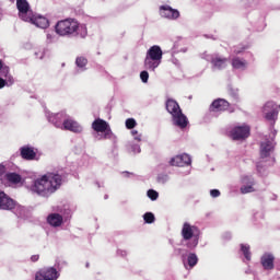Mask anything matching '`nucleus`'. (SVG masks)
<instances>
[{
	"label": "nucleus",
	"instance_id": "nucleus-2",
	"mask_svg": "<svg viewBox=\"0 0 280 280\" xmlns=\"http://www.w3.org/2000/svg\"><path fill=\"white\" fill-rule=\"evenodd\" d=\"M56 33L59 36H86V27L80 26L78 21L73 19L61 20L56 24Z\"/></svg>",
	"mask_w": 280,
	"mask_h": 280
},
{
	"label": "nucleus",
	"instance_id": "nucleus-10",
	"mask_svg": "<svg viewBox=\"0 0 280 280\" xmlns=\"http://www.w3.org/2000/svg\"><path fill=\"white\" fill-rule=\"evenodd\" d=\"M262 113L268 121H275L277 115H279V112H277V104L272 101L267 102L262 108Z\"/></svg>",
	"mask_w": 280,
	"mask_h": 280
},
{
	"label": "nucleus",
	"instance_id": "nucleus-26",
	"mask_svg": "<svg viewBox=\"0 0 280 280\" xmlns=\"http://www.w3.org/2000/svg\"><path fill=\"white\" fill-rule=\"evenodd\" d=\"M88 62H89V60H86V58H84V57H78L75 60V65L80 69H83V67H86Z\"/></svg>",
	"mask_w": 280,
	"mask_h": 280
},
{
	"label": "nucleus",
	"instance_id": "nucleus-43",
	"mask_svg": "<svg viewBox=\"0 0 280 280\" xmlns=\"http://www.w3.org/2000/svg\"><path fill=\"white\" fill-rule=\"evenodd\" d=\"M257 170H258V172H259V165H257Z\"/></svg>",
	"mask_w": 280,
	"mask_h": 280
},
{
	"label": "nucleus",
	"instance_id": "nucleus-34",
	"mask_svg": "<svg viewBox=\"0 0 280 280\" xmlns=\"http://www.w3.org/2000/svg\"><path fill=\"white\" fill-rule=\"evenodd\" d=\"M210 196H211L212 198H218V197H220V190H218V189H212V190H210Z\"/></svg>",
	"mask_w": 280,
	"mask_h": 280
},
{
	"label": "nucleus",
	"instance_id": "nucleus-16",
	"mask_svg": "<svg viewBox=\"0 0 280 280\" xmlns=\"http://www.w3.org/2000/svg\"><path fill=\"white\" fill-rule=\"evenodd\" d=\"M272 150H275V143L270 140H265L260 143V156L261 159H268L271 154Z\"/></svg>",
	"mask_w": 280,
	"mask_h": 280
},
{
	"label": "nucleus",
	"instance_id": "nucleus-38",
	"mask_svg": "<svg viewBox=\"0 0 280 280\" xmlns=\"http://www.w3.org/2000/svg\"><path fill=\"white\" fill-rule=\"evenodd\" d=\"M39 257H40V256H38V255H33V256L31 257V261H38Z\"/></svg>",
	"mask_w": 280,
	"mask_h": 280
},
{
	"label": "nucleus",
	"instance_id": "nucleus-8",
	"mask_svg": "<svg viewBox=\"0 0 280 280\" xmlns=\"http://www.w3.org/2000/svg\"><path fill=\"white\" fill-rule=\"evenodd\" d=\"M16 207H19V205H16L14 199L10 198L5 192L0 191V209L3 211H13Z\"/></svg>",
	"mask_w": 280,
	"mask_h": 280
},
{
	"label": "nucleus",
	"instance_id": "nucleus-29",
	"mask_svg": "<svg viewBox=\"0 0 280 280\" xmlns=\"http://www.w3.org/2000/svg\"><path fill=\"white\" fill-rule=\"evenodd\" d=\"M137 126V120H135L133 118H129L126 120V128H128V130H132V128H135Z\"/></svg>",
	"mask_w": 280,
	"mask_h": 280
},
{
	"label": "nucleus",
	"instance_id": "nucleus-35",
	"mask_svg": "<svg viewBox=\"0 0 280 280\" xmlns=\"http://www.w3.org/2000/svg\"><path fill=\"white\" fill-rule=\"evenodd\" d=\"M158 180L159 183H167V175L159 176Z\"/></svg>",
	"mask_w": 280,
	"mask_h": 280
},
{
	"label": "nucleus",
	"instance_id": "nucleus-18",
	"mask_svg": "<svg viewBox=\"0 0 280 280\" xmlns=\"http://www.w3.org/2000/svg\"><path fill=\"white\" fill-rule=\"evenodd\" d=\"M210 110H212L213 113L229 110V103L226 102V100L218 98L211 104Z\"/></svg>",
	"mask_w": 280,
	"mask_h": 280
},
{
	"label": "nucleus",
	"instance_id": "nucleus-14",
	"mask_svg": "<svg viewBox=\"0 0 280 280\" xmlns=\"http://www.w3.org/2000/svg\"><path fill=\"white\" fill-rule=\"evenodd\" d=\"M160 14L164 19H171V20H176L178 16H180V12L176 9H172L170 5H162L160 7Z\"/></svg>",
	"mask_w": 280,
	"mask_h": 280
},
{
	"label": "nucleus",
	"instance_id": "nucleus-19",
	"mask_svg": "<svg viewBox=\"0 0 280 280\" xmlns=\"http://www.w3.org/2000/svg\"><path fill=\"white\" fill-rule=\"evenodd\" d=\"M21 156L26 161H34L36 159V153L34 152V148L32 147H22L21 148Z\"/></svg>",
	"mask_w": 280,
	"mask_h": 280
},
{
	"label": "nucleus",
	"instance_id": "nucleus-4",
	"mask_svg": "<svg viewBox=\"0 0 280 280\" xmlns=\"http://www.w3.org/2000/svg\"><path fill=\"white\" fill-rule=\"evenodd\" d=\"M161 60H163V50L161 49V46H152L147 51L144 67L149 71H154V69L161 65Z\"/></svg>",
	"mask_w": 280,
	"mask_h": 280
},
{
	"label": "nucleus",
	"instance_id": "nucleus-24",
	"mask_svg": "<svg viewBox=\"0 0 280 280\" xmlns=\"http://www.w3.org/2000/svg\"><path fill=\"white\" fill-rule=\"evenodd\" d=\"M246 60H242L240 58H233L232 59V67L233 69H244L246 67Z\"/></svg>",
	"mask_w": 280,
	"mask_h": 280
},
{
	"label": "nucleus",
	"instance_id": "nucleus-1",
	"mask_svg": "<svg viewBox=\"0 0 280 280\" xmlns=\"http://www.w3.org/2000/svg\"><path fill=\"white\" fill-rule=\"evenodd\" d=\"M60 185H62V175L57 173H47L40 178L34 180L31 186V191H34L44 198H49L51 194H55L60 189Z\"/></svg>",
	"mask_w": 280,
	"mask_h": 280
},
{
	"label": "nucleus",
	"instance_id": "nucleus-42",
	"mask_svg": "<svg viewBox=\"0 0 280 280\" xmlns=\"http://www.w3.org/2000/svg\"><path fill=\"white\" fill-rule=\"evenodd\" d=\"M85 266H86V268H89V266H90V265H89V262H86V265H85Z\"/></svg>",
	"mask_w": 280,
	"mask_h": 280
},
{
	"label": "nucleus",
	"instance_id": "nucleus-40",
	"mask_svg": "<svg viewBox=\"0 0 280 280\" xmlns=\"http://www.w3.org/2000/svg\"><path fill=\"white\" fill-rule=\"evenodd\" d=\"M234 52H235V54H241L242 51H240V50H234Z\"/></svg>",
	"mask_w": 280,
	"mask_h": 280
},
{
	"label": "nucleus",
	"instance_id": "nucleus-13",
	"mask_svg": "<svg viewBox=\"0 0 280 280\" xmlns=\"http://www.w3.org/2000/svg\"><path fill=\"white\" fill-rule=\"evenodd\" d=\"M170 165L175 167H185V165H191V156H189L187 153L176 155L175 158L171 159Z\"/></svg>",
	"mask_w": 280,
	"mask_h": 280
},
{
	"label": "nucleus",
	"instance_id": "nucleus-5",
	"mask_svg": "<svg viewBox=\"0 0 280 280\" xmlns=\"http://www.w3.org/2000/svg\"><path fill=\"white\" fill-rule=\"evenodd\" d=\"M182 237L186 244L187 248H196L198 246V228L185 222L182 229Z\"/></svg>",
	"mask_w": 280,
	"mask_h": 280
},
{
	"label": "nucleus",
	"instance_id": "nucleus-28",
	"mask_svg": "<svg viewBox=\"0 0 280 280\" xmlns=\"http://www.w3.org/2000/svg\"><path fill=\"white\" fill-rule=\"evenodd\" d=\"M144 222H147V224H152V222H154L155 218L154 214L152 212H147L143 215Z\"/></svg>",
	"mask_w": 280,
	"mask_h": 280
},
{
	"label": "nucleus",
	"instance_id": "nucleus-33",
	"mask_svg": "<svg viewBox=\"0 0 280 280\" xmlns=\"http://www.w3.org/2000/svg\"><path fill=\"white\" fill-rule=\"evenodd\" d=\"M131 135H132V137L135 138L136 141H141V135H139V131L132 130Z\"/></svg>",
	"mask_w": 280,
	"mask_h": 280
},
{
	"label": "nucleus",
	"instance_id": "nucleus-36",
	"mask_svg": "<svg viewBox=\"0 0 280 280\" xmlns=\"http://www.w3.org/2000/svg\"><path fill=\"white\" fill-rule=\"evenodd\" d=\"M132 150H133V152H136V153L139 154V152H141V147H139L138 144H135V145L132 147Z\"/></svg>",
	"mask_w": 280,
	"mask_h": 280
},
{
	"label": "nucleus",
	"instance_id": "nucleus-27",
	"mask_svg": "<svg viewBox=\"0 0 280 280\" xmlns=\"http://www.w3.org/2000/svg\"><path fill=\"white\" fill-rule=\"evenodd\" d=\"M196 264H198V256H196V254H189L188 265L190 266V268H194V266H196Z\"/></svg>",
	"mask_w": 280,
	"mask_h": 280
},
{
	"label": "nucleus",
	"instance_id": "nucleus-20",
	"mask_svg": "<svg viewBox=\"0 0 280 280\" xmlns=\"http://www.w3.org/2000/svg\"><path fill=\"white\" fill-rule=\"evenodd\" d=\"M65 113L52 114L48 116V121H50V124H54L56 128H62V120L65 119Z\"/></svg>",
	"mask_w": 280,
	"mask_h": 280
},
{
	"label": "nucleus",
	"instance_id": "nucleus-25",
	"mask_svg": "<svg viewBox=\"0 0 280 280\" xmlns=\"http://www.w3.org/2000/svg\"><path fill=\"white\" fill-rule=\"evenodd\" d=\"M241 250H242L245 259H247V261H250V246L241 244Z\"/></svg>",
	"mask_w": 280,
	"mask_h": 280
},
{
	"label": "nucleus",
	"instance_id": "nucleus-39",
	"mask_svg": "<svg viewBox=\"0 0 280 280\" xmlns=\"http://www.w3.org/2000/svg\"><path fill=\"white\" fill-rule=\"evenodd\" d=\"M2 174H5V166H3V165L0 164V176H1Z\"/></svg>",
	"mask_w": 280,
	"mask_h": 280
},
{
	"label": "nucleus",
	"instance_id": "nucleus-3",
	"mask_svg": "<svg viewBox=\"0 0 280 280\" xmlns=\"http://www.w3.org/2000/svg\"><path fill=\"white\" fill-rule=\"evenodd\" d=\"M166 110L172 115L173 124L175 126H178V128H187V124H189V121L187 120V116L183 114V110L176 101L172 98L167 100Z\"/></svg>",
	"mask_w": 280,
	"mask_h": 280
},
{
	"label": "nucleus",
	"instance_id": "nucleus-32",
	"mask_svg": "<svg viewBox=\"0 0 280 280\" xmlns=\"http://www.w3.org/2000/svg\"><path fill=\"white\" fill-rule=\"evenodd\" d=\"M252 191H255L253 186H242L241 187V194H252Z\"/></svg>",
	"mask_w": 280,
	"mask_h": 280
},
{
	"label": "nucleus",
	"instance_id": "nucleus-7",
	"mask_svg": "<svg viewBox=\"0 0 280 280\" xmlns=\"http://www.w3.org/2000/svg\"><path fill=\"white\" fill-rule=\"evenodd\" d=\"M203 58L212 65L213 71H222V69H226V67H229V59L220 56L219 54L207 55Z\"/></svg>",
	"mask_w": 280,
	"mask_h": 280
},
{
	"label": "nucleus",
	"instance_id": "nucleus-6",
	"mask_svg": "<svg viewBox=\"0 0 280 280\" xmlns=\"http://www.w3.org/2000/svg\"><path fill=\"white\" fill-rule=\"evenodd\" d=\"M93 130L95 132H103L104 135H97L98 140L101 141L102 139H113V130H110V125L106 122L103 119L97 118L96 120L93 121L92 124Z\"/></svg>",
	"mask_w": 280,
	"mask_h": 280
},
{
	"label": "nucleus",
	"instance_id": "nucleus-30",
	"mask_svg": "<svg viewBox=\"0 0 280 280\" xmlns=\"http://www.w3.org/2000/svg\"><path fill=\"white\" fill-rule=\"evenodd\" d=\"M148 197L151 200H156L159 198V192L154 189H150V190H148Z\"/></svg>",
	"mask_w": 280,
	"mask_h": 280
},
{
	"label": "nucleus",
	"instance_id": "nucleus-37",
	"mask_svg": "<svg viewBox=\"0 0 280 280\" xmlns=\"http://www.w3.org/2000/svg\"><path fill=\"white\" fill-rule=\"evenodd\" d=\"M5 84H8V82L5 80H3L2 78H0V89H3V86H5Z\"/></svg>",
	"mask_w": 280,
	"mask_h": 280
},
{
	"label": "nucleus",
	"instance_id": "nucleus-22",
	"mask_svg": "<svg viewBox=\"0 0 280 280\" xmlns=\"http://www.w3.org/2000/svg\"><path fill=\"white\" fill-rule=\"evenodd\" d=\"M0 73L3 78L9 81V85L14 84V79L10 77V68L8 66H3V61L0 59Z\"/></svg>",
	"mask_w": 280,
	"mask_h": 280
},
{
	"label": "nucleus",
	"instance_id": "nucleus-12",
	"mask_svg": "<svg viewBox=\"0 0 280 280\" xmlns=\"http://www.w3.org/2000/svg\"><path fill=\"white\" fill-rule=\"evenodd\" d=\"M28 19L31 20H25V22L33 23L36 27H40L42 30H47V27H49V20L43 15H34V13H32L28 15Z\"/></svg>",
	"mask_w": 280,
	"mask_h": 280
},
{
	"label": "nucleus",
	"instance_id": "nucleus-17",
	"mask_svg": "<svg viewBox=\"0 0 280 280\" xmlns=\"http://www.w3.org/2000/svg\"><path fill=\"white\" fill-rule=\"evenodd\" d=\"M61 130H70V132H82V126L73 119L63 120Z\"/></svg>",
	"mask_w": 280,
	"mask_h": 280
},
{
	"label": "nucleus",
	"instance_id": "nucleus-23",
	"mask_svg": "<svg viewBox=\"0 0 280 280\" xmlns=\"http://www.w3.org/2000/svg\"><path fill=\"white\" fill-rule=\"evenodd\" d=\"M5 178L9 183H13L14 185L21 182V175L16 173H7Z\"/></svg>",
	"mask_w": 280,
	"mask_h": 280
},
{
	"label": "nucleus",
	"instance_id": "nucleus-11",
	"mask_svg": "<svg viewBox=\"0 0 280 280\" xmlns=\"http://www.w3.org/2000/svg\"><path fill=\"white\" fill-rule=\"evenodd\" d=\"M249 135H250V127H248L246 125L235 127L231 131V137L234 141H240L242 139H247V137H249Z\"/></svg>",
	"mask_w": 280,
	"mask_h": 280
},
{
	"label": "nucleus",
	"instance_id": "nucleus-41",
	"mask_svg": "<svg viewBox=\"0 0 280 280\" xmlns=\"http://www.w3.org/2000/svg\"><path fill=\"white\" fill-rule=\"evenodd\" d=\"M275 135H277V130L273 131V137H275Z\"/></svg>",
	"mask_w": 280,
	"mask_h": 280
},
{
	"label": "nucleus",
	"instance_id": "nucleus-21",
	"mask_svg": "<svg viewBox=\"0 0 280 280\" xmlns=\"http://www.w3.org/2000/svg\"><path fill=\"white\" fill-rule=\"evenodd\" d=\"M62 221H63L62 215H60L59 213H51L47 218L48 224L55 228L62 226Z\"/></svg>",
	"mask_w": 280,
	"mask_h": 280
},
{
	"label": "nucleus",
	"instance_id": "nucleus-31",
	"mask_svg": "<svg viewBox=\"0 0 280 280\" xmlns=\"http://www.w3.org/2000/svg\"><path fill=\"white\" fill-rule=\"evenodd\" d=\"M140 79L142 80V82L144 83V84H147V82H148V80L150 79V73H148V71H142L141 73H140Z\"/></svg>",
	"mask_w": 280,
	"mask_h": 280
},
{
	"label": "nucleus",
	"instance_id": "nucleus-15",
	"mask_svg": "<svg viewBox=\"0 0 280 280\" xmlns=\"http://www.w3.org/2000/svg\"><path fill=\"white\" fill-rule=\"evenodd\" d=\"M264 270H275V255L265 253L260 258Z\"/></svg>",
	"mask_w": 280,
	"mask_h": 280
},
{
	"label": "nucleus",
	"instance_id": "nucleus-9",
	"mask_svg": "<svg viewBox=\"0 0 280 280\" xmlns=\"http://www.w3.org/2000/svg\"><path fill=\"white\" fill-rule=\"evenodd\" d=\"M58 277V271L54 267H50L38 271L35 275V280H57Z\"/></svg>",
	"mask_w": 280,
	"mask_h": 280
}]
</instances>
